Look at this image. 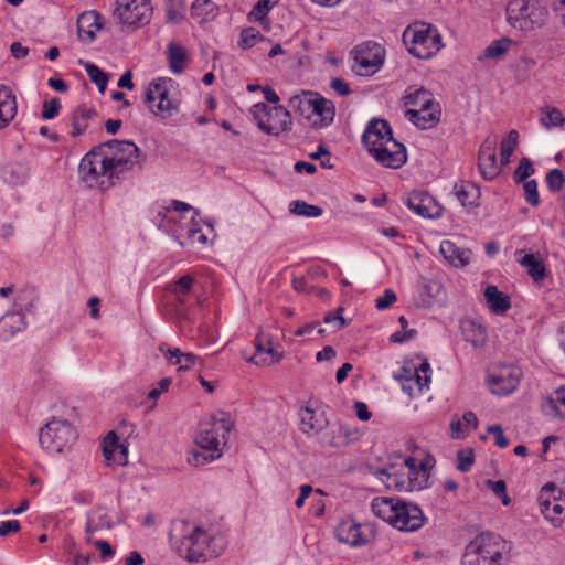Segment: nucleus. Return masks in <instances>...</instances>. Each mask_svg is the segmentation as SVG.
Returning <instances> with one entry per match:
<instances>
[{
    "label": "nucleus",
    "instance_id": "a18cd8bd",
    "mask_svg": "<svg viewBox=\"0 0 565 565\" xmlns=\"http://www.w3.org/2000/svg\"><path fill=\"white\" fill-rule=\"evenodd\" d=\"M289 211L292 214L306 217H319L322 215V209L317 205L308 204L305 201H292L289 205Z\"/></svg>",
    "mask_w": 565,
    "mask_h": 565
},
{
    "label": "nucleus",
    "instance_id": "680f3d73",
    "mask_svg": "<svg viewBox=\"0 0 565 565\" xmlns=\"http://www.w3.org/2000/svg\"><path fill=\"white\" fill-rule=\"evenodd\" d=\"M396 301V295L392 289H385L384 294L376 298L375 307L377 310H384Z\"/></svg>",
    "mask_w": 565,
    "mask_h": 565
},
{
    "label": "nucleus",
    "instance_id": "c85d7f7f",
    "mask_svg": "<svg viewBox=\"0 0 565 565\" xmlns=\"http://www.w3.org/2000/svg\"><path fill=\"white\" fill-rule=\"evenodd\" d=\"M24 317L19 312H8L0 318V338L7 340L22 330Z\"/></svg>",
    "mask_w": 565,
    "mask_h": 565
},
{
    "label": "nucleus",
    "instance_id": "a878e982",
    "mask_svg": "<svg viewBox=\"0 0 565 565\" xmlns=\"http://www.w3.org/2000/svg\"><path fill=\"white\" fill-rule=\"evenodd\" d=\"M542 412L548 418H565V386L555 390L542 403Z\"/></svg>",
    "mask_w": 565,
    "mask_h": 565
},
{
    "label": "nucleus",
    "instance_id": "9b49d317",
    "mask_svg": "<svg viewBox=\"0 0 565 565\" xmlns=\"http://www.w3.org/2000/svg\"><path fill=\"white\" fill-rule=\"evenodd\" d=\"M508 20L521 29L544 22L547 11L544 7L531 0H511L507 8Z\"/></svg>",
    "mask_w": 565,
    "mask_h": 565
},
{
    "label": "nucleus",
    "instance_id": "c9c22d12",
    "mask_svg": "<svg viewBox=\"0 0 565 565\" xmlns=\"http://www.w3.org/2000/svg\"><path fill=\"white\" fill-rule=\"evenodd\" d=\"M160 351L166 354L168 359H175L172 361V364L179 365V370H189L192 365H194L195 361L198 360V356L193 353H183L180 349L174 348L170 349L168 348L164 350V345H160Z\"/></svg>",
    "mask_w": 565,
    "mask_h": 565
},
{
    "label": "nucleus",
    "instance_id": "c756f323",
    "mask_svg": "<svg viewBox=\"0 0 565 565\" xmlns=\"http://www.w3.org/2000/svg\"><path fill=\"white\" fill-rule=\"evenodd\" d=\"M484 297L489 308L495 312H505L511 307L509 296L498 290L495 286H488L484 290Z\"/></svg>",
    "mask_w": 565,
    "mask_h": 565
},
{
    "label": "nucleus",
    "instance_id": "cd10ccee",
    "mask_svg": "<svg viewBox=\"0 0 565 565\" xmlns=\"http://www.w3.org/2000/svg\"><path fill=\"white\" fill-rule=\"evenodd\" d=\"M299 415L301 429L303 433H313L319 435L324 425H328V420L323 417V415H317V413L310 407L302 408Z\"/></svg>",
    "mask_w": 565,
    "mask_h": 565
},
{
    "label": "nucleus",
    "instance_id": "79ce46f5",
    "mask_svg": "<svg viewBox=\"0 0 565 565\" xmlns=\"http://www.w3.org/2000/svg\"><path fill=\"white\" fill-rule=\"evenodd\" d=\"M413 379L407 377L406 381H403L402 390L407 393L409 397L415 396L416 392L422 393L425 387H428L430 383V375H420L417 372L414 373Z\"/></svg>",
    "mask_w": 565,
    "mask_h": 565
},
{
    "label": "nucleus",
    "instance_id": "49530a36",
    "mask_svg": "<svg viewBox=\"0 0 565 565\" xmlns=\"http://www.w3.org/2000/svg\"><path fill=\"white\" fill-rule=\"evenodd\" d=\"M518 139H519L518 131L511 130L508 134L507 138H504L501 141V145H500L501 166H505L509 163L510 158L518 146Z\"/></svg>",
    "mask_w": 565,
    "mask_h": 565
},
{
    "label": "nucleus",
    "instance_id": "3c124183",
    "mask_svg": "<svg viewBox=\"0 0 565 565\" xmlns=\"http://www.w3.org/2000/svg\"><path fill=\"white\" fill-rule=\"evenodd\" d=\"M547 189L553 193H558L565 188V175L562 170L554 168L545 177Z\"/></svg>",
    "mask_w": 565,
    "mask_h": 565
},
{
    "label": "nucleus",
    "instance_id": "7c9ffc66",
    "mask_svg": "<svg viewBox=\"0 0 565 565\" xmlns=\"http://www.w3.org/2000/svg\"><path fill=\"white\" fill-rule=\"evenodd\" d=\"M454 193L456 194L462 206L477 205V201L480 196L479 188L472 182L455 183Z\"/></svg>",
    "mask_w": 565,
    "mask_h": 565
},
{
    "label": "nucleus",
    "instance_id": "393cba45",
    "mask_svg": "<svg viewBox=\"0 0 565 565\" xmlns=\"http://www.w3.org/2000/svg\"><path fill=\"white\" fill-rule=\"evenodd\" d=\"M103 452L106 460H114L120 466L127 465L128 447L124 444H118V437L115 431H109L106 435Z\"/></svg>",
    "mask_w": 565,
    "mask_h": 565
},
{
    "label": "nucleus",
    "instance_id": "69168bd1",
    "mask_svg": "<svg viewBox=\"0 0 565 565\" xmlns=\"http://www.w3.org/2000/svg\"><path fill=\"white\" fill-rule=\"evenodd\" d=\"M489 434H493L495 437V445L500 448H505L509 445L508 438L503 434V429L500 425H491L487 427Z\"/></svg>",
    "mask_w": 565,
    "mask_h": 565
},
{
    "label": "nucleus",
    "instance_id": "aec40b11",
    "mask_svg": "<svg viewBox=\"0 0 565 565\" xmlns=\"http://www.w3.org/2000/svg\"><path fill=\"white\" fill-rule=\"evenodd\" d=\"M478 167L481 175L487 180H492L500 173V167L497 163L494 140L486 139L481 145Z\"/></svg>",
    "mask_w": 565,
    "mask_h": 565
},
{
    "label": "nucleus",
    "instance_id": "7ed1b4c3",
    "mask_svg": "<svg viewBox=\"0 0 565 565\" xmlns=\"http://www.w3.org/2000/svg\"><path fill=\"white\" fill-rule=\"evenodd\" d=\"M509 552V542L493 533H481L466 546L462 565H502Z\"/></svg>",
    "mask_w": 565,
    "mask_h": 565
},
{
    "label": "nucleus",
    "instance_id": "2eb2a0df",
    "mask_svg": "<svg viewBox=\"0 0 565 565\" xmlns=\"http://www.w3.org/2000/svg\"><path fill=\"white\" fill-rule=\"evenodd\" d=\"M380 164L390 169H399L407 161L406 148L395 139L369 152Z\"/></svg>",
    "mask_w": 565,
    "mask_h": 565
},
{
    "label": "nucleus",
    "instance_id": "4d7b16f0",
    "mask_svg": "<svg viewBox=\"0 0 565 565\" xmlns=\"http://www.w3.org/2000/svg\"><path fill=\"white\" fill-rule=\"evenodd\" d=\"M221 457V454H214V452H210V451H204V450H196L194 449L191 455L189 456L188 458V462L191 465V466H194V467H198V466H201V465H204L209 461H212L216 458Z\"/></svg>",
    "mask_w": 565,
    "mask_h": 565
},
{
    "label": "nucleus",
    "instance_id": "e2e57ef3",
    "mask_svg": "<svg viewBox=\"0 0 565 565\" xmlns=\"http://www.w3.org/2000/svg\"><path fill=\"white\" fill-rule=\"evenodd\" d=\"M423 290L430 298H437L443 292V285L437 279H427L423 284Z\"/></svg>",
    "mask_w": 565,
    "mask_h": 565
},
{
    "label": "nucleus",
    "instance_id": "4468645a",
    "mask_svg": "<svg viewBox=\"0 0 565 565\" xmlns=\"http://www.w3.org/2000/svg\"><path fill=\"white\" fill-rule=\"evenodd\" d=\"M354 61L360 75L374 74L384 62V49L375 42H366L355 49Z\"/></svg>",
    "mask_w": 565,
    "mask_h": 565
},
{
    "label": "nucleus",
    "instance_id": "72a5a7b5",
    "mask_svg": "<svg viewBox=\"0 0 565 565\" xmlns=\"http://www.w3.org/2000/svg\"><path fill=\"white\" fill-rule=\"evenodd\" d=\"M217 436V429L214 425L211 428L202 429L195 438V444L204 451L222 455V451L218 448L220 441Z\"/></svg>",
    "mask_w": 565,
    "mask_h": 565
},
{
    "label": "nucleus",
    "instance_id": "2f4dec72",
    "mask_svg": "<svg viewBox=\"0 0 565 565\" xmlns=\"http://www.w3.org/2000/svg\"><path fill=\"white\" fill-rule=\"evenodd\" d=\"M462 334L466 341L470 342L473 347H482L487 341L486 328L475 321H466L462 323Z\"/></svg>",
    "mask_w": 565,
    "mask_h": 565
},
{
    "label": "nucleus",
    "instance_id": "39448f33",
    "mask_svg": "<svg viewBox=\"0 0 565 565\" xmlns=\"http://www.w3.org/2000/svg\"><path fill=\"white\" fill-rule=\"evenodd\" d=\"M403 41L408 52L422 60L434 56L443 46L437 29L426 23L408 26L403 33Z\"/></svg>",
    "mask_w": 565,
    "mask_h": 565
},
{
    "label": "nucleus",
    "instance_id": "8fccbe9b",
    "mask_svg": "<svg viewBox=\"0 0 565 565\" xmlns=\"http://www.w3.org/2000/svg\"><path fill=\"white\" fill-rule=\"evenodd\" d=\"M512 41L508 38L493 41L484 51L486 57L492 60L501 58L510 49Z\"/></svg>",
    "mask_w": 565,
    "mask_h": 565
},
{
    "label": "nucleus",
    "instance_id": "f8f14e48",
    "mask_svg": "<svg viewBox=\"0 0 565 565\" xmlns=\"http://www.w3.org/2000/svg\"><path fill=\"white\" fill-rule=\"evenodd\" d=\"M319 441L323 446L343 448L360 439L359 428L335 422L328 425L327 429L319 433Z\"/></svg>",
    "mask_w": 565,
    "mask_h": 565
},
{
    "label": "nucleus",
    "instance_id": "b1692460",
    "mask_svg": "<svg viewBox=\"0 0 565 565\" xmlns=\"http://www.w3.org/2000/svg\"><path fill=\"white\" fill-rule=\"evenodd\" d=\"M310 96L315 98L312 116H317L319 118V120L313 121V126L317 128L329 126L333 121L335 115V107L333 103L318 93Z\"/></svg>",
    "mask_w": 565,
    "mask_h": 565
},
{
    "label": "nucleus",
    "instance_id": "473e14b6",
    "mask_svg": "<svg viewBox=\"0 0 565 565\" xmlns=\"http://www.w3.org/2000/svg\"><path fill=\"white\" fill-rule=\"evenodd\" d=\"M97 116V111L93 108L78 107L72 115L71 135L73 137L81 136L87 129V121Z\"/></svg>",
    "mask_w": 565,
    "mask_h": 565
},
{
    "label": "nucleus",
    "instance_id": "774afa93",
    "mask_svg": "<svg viewBox=\"0 0 565 565\" xmlns=\"http://www.w3.org/2000/svg\"><path fill=\"white\" fill-rule=\"evenodd\" d=\"M353 408L356 417L362 422H367L372 417L366 404L361 401L354 402Z\"/></svg>",
    "mask_w": 565,
    "mask_h": 565
},
{
    "label": "nucleus",
    "instance_id": "13d9d810",
    "mask_svg": "<svg viewBox=\"0 0 565 565\" xmlns=\"http://www.w3.org/2000/svg\"><path fill=\"white\" fill-rule=\"evenodd\" d=\"M523 183L524 198L525 201L531 206H537L540 204V195L537 191V182L536 180H529Z\"/></svg>",
    "mask_w": 565,
    "mask_h": 565
},
{
    "label": "nucleus",
    "instance_id": "9d476101",
    "mask_svg": "<svg viewBox=\"0 0 565 565\" xmlns=\"http://www.w3.org/2000/svg\"><path fill=\"white\" fill-rule=\"evenodd\" d=\"M152 10L151 0H116L114 18L122 28L136 30L150 22Z\"/></svg>",
    "mask_w": 565,
    "mask_h": 565
},
{
    "label": "nucleus",
    "instance_id": "58836bf2",
    "mask_svg": "<svg viewBox=\"0 0 565 565\" xmlns=\"http://www.w3.org/2000/svg\"><path fill=\"white\" fill-rule=\"evenodd\" d=\"M169 67L173 74H180L185 67L186 51L178 43L169 44Z\"/></svg>",
    "mask_w": 565,
    "mask_h": 565
},
{
    "label": "nucleus",
    "instance_id": "412c9836",
    "mask_svg": "<svg viewBox=\"0 0 565 565\" xmlns=\"http://www.w3.org/2000/svg\"><path fill=\"white\" fill-rule=\"evenodd\" d=\"M406 117L420 129L435 127L440 119V106L438 103H431L419 109H407Z\"/></svg>",
    "mask_w": 565,
    "mask_h": 565
},
{
    "label": "nucleus",
    "instance_id": "bb28decb",
    "mask_svg": "<svg viewBox=\"0 0 565 565\" xmlns=\"http://www.w3.org/2000/svg\"><path fill=\"white\" fill-rule=\"evenodd\" d=\"M439 252L445 260L457 268L465 267L470 262L471 250L462 249L448 239L440 243Z\"/></svg>",
    "mask_w": 565,
    "mask_h": 565
},
{
    "label": "nucleus",
    "instance_id": "a19ab883",
    "mask_svg": "<svg viewBox=\"0 0 565 565\" xmlns=\"http://www.w3.org/2000/svg\"><path fill=\"white\" fill-rule=\"evenodd\" d=\"M255 348H256V354L250 356L247 361L260 364L265 362V359L259 360V355L263 353L267 354H274V348L271 344V338L269 335H266L262 329H259L256 338H255Z\"/></svg>",
    "mask_w": 565,
    "mask_h": 565
},
{
    "label": "nucleus",
    "instance_id": "6e6552de",
    "mask_svg": "<svg viewBox=\"0 0 565 565\" xmlns=\"http://www.w3.org/2000/svg\"><path fill=\"white\" fill-rule=\"evenodd\" d=\"M104 146L93 148L81 160L78 172L81 179L89 186H99L106 189L114 184L113 177H110V169H108L107 161L104 154Z\"/></svg>",
    "mask_w": 565,
    "mask_h": 565
},
{
    "label": "nucleus",
    "instance_id": "338daca9",
    "mask_svg": "<svg viewBox=\"0 0 565 565\" xmlns=\"http://www.w3.org/2000/svg\"><path fill=\"white\" fill-rule=\"evenodd\" d=\"M21 529L20 522L17 520L4 521L0 523V536H8L11 533H17Z\"/></svg>",
    "mask_w": 565,
    "mask_h": 565
},
{
    "label": "nucleus",
    "instance_id": "6ab92c4d",
    "mask_svg": "<svg viewBox=\"0 0 565 565\" xmlns=\"http://www.w3.org/2000/svg\"><path fill=\"white\" fill-rule=\"evenodd\" d=\"M337 539L350 546H361L369 542V536L362 530L360 523L353 519L342 520L335 527Z\"/></svg>",
    "mask_w": 565,
    "mask_h": 565
},
{
    "label": "nucleus",
    "instance_id": "09e8293b",
    "mask_svg": "<svg viewBox=\"0 0 565 565\" xmlns=\"http://www.w3.org/2000/svg\"><path fill=\"white\" fill-rule=\"evenodd\" d=\"M194 277L191 275H184L174 282L170 284L168 290L174 296H188L193 288Z\"/></svg>",
    "mask_w": 565,
    "mask_h": 565
},
{
    "label": "nucleus",
    "instance_id": "ea45409f",
    "mask_svg": "<svg viewBox=\"0 0 565 565\" xmlns=\"http://www.w3.org/2000/svg\"><path fill=\"white\" fill-rule=\"evenodd\" d=\"M540 113V122L546 129L562 127L565 124V117L556 107L545 106L541 108Z\"/></svg>",
    "mask_w": 565,
    "mask_h": 565
},
{
    "label": "nucleus",
    "instance_id": "f03ea898",
    "mask_svg": "<svg viewBox=\"0 0 565 565\" xmlns=\"http://www.w3.org/2000/svg\"><path fill=\"white\" fill-rule=\"evenodd\" d=\"M172 540L179 555L192 563L217 557L225 548L222 536H212L199 526L193 527L181 539L172 535Z\"/></svg>",
    "mask_w": 565,
    "mask_h": 565
},
{
    "label": "nucleus",
    "instance_id": "864d4df0",
    "mask_svg": "<svg viewBox=\"0 0 565 565\" xmlns=\"http://www.w3.org/2000/svg\"><path fill=\"white\" fill-rule=\"evenodd\" d=\"M260 40H263V35L259 31L254 28H246L241 32L238 45L246 50L254 46Z\"/></svg>",
    "mask_w": 565,
    "mask_h": 565
},
{
    "label": "nucleus",
    "instance_id": "0eeeda50",
    "mask_svg": "<svg viewBox=\"0 0 565 565\" xmlns=\"http://www.w3.org/2000/svg\"><path fill=\"white\" fill-rule=\"evenodd\" d=\"M76 439L77 431L73 425L66 419L56 417H53L39 431L40 445L49 452L61 454L72 447Z\"/></svg>",
    "mask_w": 565,
    "mask_h": 565
},
{
    "label": "nucleus",
    "instance_id": "423d86ee",
    "mask_svg": "<svg viewBox=\"0 0 565 565\" xmlns=\"http://www.w3.org/2000/svg\"><path fill=\"white\" fill-rule=\"evenodd\" d=\"M174 82L171 78L153 79L143 93V102L156 116L169 118L179 110V102L170 96Z\"/></svg>",
    "mask_w": 565,
    "mask_h": 565
},
{
    "label": "nucleus",
    "instance_id": "6e6d98bb",
    "mask_svg": "<svg viewBox=\"0 0 565 565\" xmlns=\"http://www.w3.org/2000/svg\"><path fill=\"white\" fill-rule=\"evenodd\" d=\"M172 311L178 320L189 321L192 319L190 308L186 307L185 296L174 297V302L172 303Z\"/></svg>",
    "mask_w": 565,
    "mask_h": 565
},
{
    "label": "nucleus",
    "instance_id": "f257e3e1",
    "mask_svg": "<svg viewBox=\"0 0 565 565\" xmlns=\"http://www.w3.org/2000/svg\"><path fill=\"white\" fill-rule=\"evenodd\" d=\"M373 513L399 531L414 532L425 523L422 509L398 498L379 497L373 499Z\"/></svg>",
    "mask_w": 565,
    "mask_h": 565
},
{
    "label": "nucleus",
    "instance_id": "e433bc0d",
    "mask_svg": "<svg viewBox=\"0 0 565 565\" xmlns=\"http://www.w3.org/2000/svg\"><path fill=\"white\" fill-rule=\"evenodd\" d=\"M309 95H316L315 92H303L301 96H294L290 98L291 107L307 119L312 118V109L315 98Z\"/></svg>",
    "mask_w": 565,
    "mask_h": 565
},
{
    "label": "nucleus",
    "instance_id": "20e7f679",
    "mask_svg": "<svg viewBox=\"0 0 565 565\" xmlns=\"http://www.w3.org/2000/svg\"><path fill=\"white\" fill-rule=\"evenodd\" d=\"M100 146L105 148L106 163L115 180H119L125 172L140 163V149L132 141L114 139Z\"/></svg>",
    "mask_w": 565,
    "mask_h": 565
},
{
    "label": "nucleus",
    "instance_id": "f704fd0d",
    "mask_svg": "<svg viewBox=\"0 0 565 565\" xmlns=\"http://www.w3.org/2000/svg\"><path fill=\"white\" fill-rule=\"evenodd\" d=\"M216 13L217 7L211 0H195L191 7V15L200 23L214 19Z\"/></svg>",
    "mask_w": 565,
    "mask_h": 565
},
{
    "label": "nucleus",
    "instance_id": "37998d69",
    "mask_svg": "<svg viewBox=\"0 0 565 565\" xmlns=\"http://www.w3.org/2000/svg\"><path fill=\"white\" fill-rule=\"evenodd\" d=\"M403 102L405 106H419V108L427 106L428 104L435 103L430 92L426 90L423 87L417 88L414 92L407 93L403 97Z\"/></svg>",
    "mask_w": 565,
    "mask_h": 565
},
{
    "label": "nucleus",
    "instance_id": "052dcab7",
    "mask_svg": "<svg viewBox=\"0 0 565 565\" xmlns=\"http://www.w3.org/2000/svg\"><path fill=\"white\" fill-rule=\"evenodd\" d=\"M61 109L60 99L54 97L49 102H44L42 117L44 119H53L55 118Z\"/></svg>",
    "mask_w": 565,
    "mask_h": 565
},
{
    "label": "nucleus",
    "instance_id": "f3484780",
    "mask_svg": "<svg viewBox=\"0 0 565 565\" xmlns=\"http://www.w3.org/2000/svg\"><path fill=\"white\" fill-rule=\"evenodd\" d=\"M409 210L424 218H439L443 206L427 192L414 191L406 201Z\"/></svg>",
    "mask_w": 565,
    "mask_h": 565
},
{
    "label": "nucleus",
    "instance_id": "603ef678",
    "mask_svg": "<svg viewBox=\"0 0 565 565\" xmlns=\"http://www.w3.org/2000/svg\"><path fill=\"white\" fill-rule=\"evenodd\" d=\"M534 172L535 170L532 161L529 158L523 157L513 172V180L516 184L525 182L527 178L534 174Z\"/></svg>",
    "mask_w": 565,
    "mask_h": 565
},
{
    "label": "nucleus",
    "instance_id": "de8ad7c7",
    "mask_svg": "<svg viewBox=\"0 0 565 565\" xmlns=\"http://www.w3.org/2000/svg\"><path fill=\"white\" fill-rule=\"evenodd\" d=\"M278 2V0H258L252 11L248 13L249 21H259L264 24L269 10Z\"/></svg>",
    "mask_w": 565,
    "mask_h": 565
},
{
    "label": "nucleus",
    "instance_id": "ddd939ff",
    "mask_svg": "<svg viewBox=\"0 0 565 565\" xmlns=\"http://www.w3.org/2000/svg\"><path fill=\"white\" fill-rule=\"evenodd\" d=\"M522 372L514 365H502L488 376V384L493 394L507 395L516 390Z\"/></svg>",
    "mask_w": 565,
    "mask_h": 565
},
{
    "label": "nucleus",
    "instance_id": "4c0bfd02",
    "mask_svg": "<svg viewBox=\"0 0 565 565\" xmlns=\"http://www.w3.org/2000/svg\"><path fill=\"white\" fill-rule=\"evenodd\" d=\"M520 265L527 268L529 275L535 280H542L546 273L545 266L543 262L535 257L533 254H524L521 258H519Z\"/></svg>",
    "mask_w": 565,
    "mask_h": 565
},
{
    "label": "nucleus",
    "instance_id": "4be33fe9",
    "mask_svg": "<svg viewBox=\"0 0 565 565\" xmlns=\"http://www.w3.org/2000/svg\"><path fill=\"white\" fill-rule=\"evenodd\" d=\"M15 115V95L9 86L0 85V130L8 127Z\"/></svg>",
    "mask_w": 565,
    "mask_h": 565
},
{
    "label": "nucleus",
    "instance_id": "dca6fc26",
    "mask_svg": "<svg viewBox=\"0 0 565 565\" xmlns=\"http://www.w3.org/2000/svg\"><path fill=\"white\" fill-rule=\"evenodd\" d=\"M554 484H546L542 488L539 497L541 513L554 525H561L565 519V507L563 502L553 495Z\"/></svg>",
    "mask_w": 565,
    "mask_h": 565
},
{
    "label": "nucleus",
    "instance_id": "c03bdc74",
    "mask_svg": "<svg viewBox=\"0 0 565 565\" xmlns=\"http://www.w3.org/2000/svg\"><path fill=\"white\" fill-rule=\"evenodd\" d=\"M81 64L84 65L88 77L90 78V81L94 84H96V86L98 87V90L102 94H104L106 90L107 83H108V75L104 71H102L97 65H95L93 63H89V62L83 63L81 61Z\"/></svg>",
    "mask_w": 565,
    "mask_h": 565
},
{
    "label": "nucleus",
    "instance_id": "0e129e2a",
    "mask_svg": "<svg viewBox=\"0 0 565 565\" xmlns=\"http://www.w3.org/2000/svg\"><path fill=\"white\" fill-rule=\"evenodd\" d=\"M342 310V308H339L335 312L326 315L323 322L327 324L334 323L335 330L344 328L347 326V321L341 315Z\"/></svg>",
    "mask_w": 565,
    "mask_h": 565
},
{
    "label": "nucleus",
    "instance_id": "a211bd4d",
    "mask_svg": "<svg viewBox=\"0 0 565 565\" xmlns=\"http://www.w3.org/2000/svg\"><path fill=\"white\" fill-rule=\"evenodd\" d=\"M393 138V132L388 121L385 119H372L362 136V142L366 147L367 151H372L375 148L387 143Z\"/></svg>",
    "mask_w": 565,
    "mask_h": 565
},
{
    "label": "nucleus",
    "instance_id": "1a4fd4ad",
    "mask_svg": "<svg viewBox=\"0 0 565 565\" xmlns=\"http://www.w3.org/2000/svg\"><path fill=\"white\" fill-rule=\"evenodd\" d=\"M250 111L258 128L267 135L278 136L291 129V115L280 105L269 107L265 103H257Z\"/></svg>",
    "mask_w": 565,
    "mask_h": 565
},
{
    "label": "nucleus",
    "instance_id": "5fc2aeb1",
    "mask_svg": "<svg viewBox=\"0 0 565 565\" xmlns=\"http://www.w3.org/2000/svg\"><path fill=\"white\" fill-rule=\"evenodd\" d=\"M457 469L467 472L475 462V451L472 448H463L457 452Z\"/></svg>",
    "mask_w": 565,
    "mask_h": 565
},
{
    "label": "nucleus",
    "instance_id": "5701e85b",
    "mask_svg": "<svg viewBox=\"0 0 565 565\" xmlns=\"http://www.w3.org/2000/svg\"><path fill=\"white\" fill-rule=\"evenodd\" d=\"M100 15L97 11H86L77 18V35L83 42H93L96 38L95 31L92 28L100 29Z\"/></svg>",
    "mask_w": 565,
    "mask_h": 565
},
{
    "label": "nucleus",
    "instance_id": "bf43d9fd",
    "mask_svg": "<svg viewBox=\"0 0 565 565\" xmlns=\"http://www.w3.org/2000/svg\"><path fill=\"white\" fill-rule=\"evenodd\" d=\"M487 487L492 490V492L502 499V503L508 505L511 502L510 497L507 494V484L503 480H487Z\"/></svg>",
    "mask_w": 565,
    "mask_h": 565
}]
</instances>
